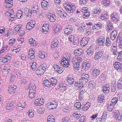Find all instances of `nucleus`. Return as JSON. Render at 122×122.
Returning a JSON list of instances; mask_svg holds the SVG:
<instances>
[{
  "label": "nucleus",
  "instance_id": "obj_1",
  "mask_svg": "<svg viewBox=\"0 0 122 122\" xmlns=\"http://www.w3.org/2000/svg\"><path fill=\"white\" fill-rule=\"evenodd\" d=\"M67 12L70 13L73 12L76 8V6L73 4L71 3H69L66 2L63 4Z\"/></svg>",
  "mask_w": 122,
  "mask_h": 122
},
{
  "label": "nucleus",
  "instance_id": "obj_2",
  "mask_svg": "<svg viewBox=\"0 0 122 122\" xmlns=\"http://www.w3.org/2000/svg\"><path fill=\"white\" fill-rule=\"evenodd\" d=\"M47 68L46 64L44 63L41 65L36 70V73L38 76L43 75L46 70Z\"/></svg>",
  "mask_w": 122,
  "mask_h": 122
},
{
  "label": "nucleus",
  "instance_id": "obj_3",
  "mask_svg": "<svg viewBox=\"0 0 122 122\" xmlns=\"http://www.w3.org/2000/svg\"><path fill=\"white\" fill-rule=\"evenodd\" d=\"M16 104L15 101L7 102L6 104L5 108L7 110H11L15 107Z\"/></svg>",
  "mask_w": 122,
  "mask_h": 122
},
{
  "label": "nucleus",
  "instance_id": "obj_4",
  "mask_svg": "<svg viewBox=\"0 0 122 122\" xmlns=\"http://www.w3.org/2000/svg\"><path fill=\"white\" fill-rule=\"evenodd\" d=\"M89 78V75L87 74L83 73L79 81L83 84H85L88 82Z\"/></svg>",
  "mask_w": 122,
  "mask_h": 122
},
{
  "label": "nucleus",
  "instance_id": "obj_5",
  "mask_svg": "<svg viewBox=\"0 0 122 122\" xmlns=\"http://www.w3.org/2000/svg\"><path fill=\"white\" fill-rule=\"evenodd\" d=\"M57 104L55 101L49 102L47 104V108L49 109H55L57 107Z\"/></svg>",
  "mask_w": 122,
  "mask_h": 122
},
{
  "label": "nucleus",
  "instance_id": "obj_6",
  "mask_svg": "<svg viewBox=\"0 0 122 122\" xmlns=\"http://www.w3.org/2000/svg\"><path fill=\"white\" fill-rule=\"evenodd\" d=\"M114 118L117 121L121 122L122 121V114L120 113L118 111H116L114 112Z\"/></svg>",
  "mask_w": 122,
  "mask_h": 122
},
{
  "label": "nucleus",
  "instance_id": "obj_7",
  "mask_svg": "<svg viewBox=\"0 0 122 122\" xmlns=\"http://www.w3.org/2000/svg\"><path fill=\"white\" fill-rule=\"evenodd\" d=\"M35 21L33 20H30L28 22L26 25V29L28 30H30L34 28L35 25Z\"/></svg>",
  "mask_w": 122,
  "mask_h": 122
},
{
  "label": "nucleus",
  "instance_id": "obj_8",
  "mask_svg": "<svg viewBox=\"0 0 122 122\" xmlns=\"http://www.w3.org/2000/svg\"><path fill=\"white\" fill-rule=\"evenodd\" d=\"M60 63L62 65L66 68L68 67L70 65L69 61L65 58H63Z\"/></svg>",
  "mask_w": 122,
  "mask_h": 122
},
{
  "label": "nucleus",
  "instance_id": "obj_9",
  "mask_svg": "<svg viewBox=\"0 0 122 122\" xmlns=\"http://www.w3.org/2000/svg\"><path fill=\"white\" fill-rule=\"evenodd\" d=\"M44 101L43 98H38L35 100L34 104L36 106H40L43 105L44 103Z\"/></svg>",
  "mask_w": 122,
  "mask_h": 122
},
{
  "label": "nucleus",
  "instance_id": "obj_10",
  "mask_svg": "<svg viewBox=\"0 0 122 122\" xmlns=\"http://www.w3.org/2000/svg\"><path fill=\"white\" fill-rule=\"evenodd\" d=\"M105 39L104 37H99L97 40V43L99 46H102L105 44Z\"/></svg>",
  "mask_w": 122,
  "mask_h": 122
},
{
  "label": "nucleus",
  "instance_id": "obj_11",
  "mask_svg": "<svg viewBox=\"0 0 122 122\" xmlns=\"http://www.w3.org/2000/svg\"><path fill=\"white\" fill-rule=\"evenodd\" d=\"M53 67L55 70L59 73H62L63 71V69L62 68L56 64L54 65Z\"/></svg>",
  "mask_w": 122,
  "mask_h": 122
},
{
  "label": "nucleus",
  "instance_id": "obj_12",
  "mask_svg": "<svg viewBox=\"0 0 122 122\" xmlns=\"http://www.w3.org/2000/svg\"><path fill=\"white\" fill-rule=\"evenodd\" d=\"M114 68L118 71H122V64L118 62H116L113 64Z\"/></svg>",
  "mask_w": 122,
  "mask_h": 122
},
{
  "label": "nucleus",
  "instance_id": "obj_13",
  "mask_svg": "<svg viewBox=\"0 0 122 122\" xmlns=\"http://www.w3.org/2000/svg\"><path fill=\"white\" fill-rule=\"evenodd\" d=\"M82 61V58L79 57H74L72 59V62L73 64L79 63Z\"/></svg>",
  "mask_w": 122,
  "mask_h": 122
},
{
  "label": "nucleus",
  "instance_id": "obj_14",
  "mask_svg": "<svg viewBox=\"0 0 122 122\" xmlns=\"http://www.w3.org/2000/svg\"><path fill=\"white\" fill-rule=\"evenodd\" d=\"M49 24L47 23H45L43 24L42 27V32L44 34L47 33L49 30Z\"/></svg>",
  "mask_w": 122,
  "mask_h": 122
},
{
  "label": "nucleus",
  "instance_id": "obj_15",
  "mask_svg": "<svg viewBox=\"0 0 122 122\" xmlns=\"http://www.w3.org/2000/svg\"><path fill=\"white\" fill-rule=\"evenodd\" d=\"M72 27L69 25L66 26L64 30L65 34L66 35L70 34L72 32Z\"/></svg>",
  "mask_w": 122,
  "mask_h": 122
},
{
  "label": "nucleus",
  "instance_id": "obj_16",
  "mask_svg": "<svg viewBox=\"0 0 122 122\" xmlns=\"http://www.w3.org/2000/svg\"><path fill=\"white\" fill-rule=\"evenodd\" d=\"M5 4L6 8H11L13 6V1L12 0H5Z\"/></svg>",
  "mask_w": 122,
  "mask_h": 122
},
{
  "label": "nucleus",
  "instance_id": "obj_17",
  "mask_svg": "<svg viewBox=\"0 0 122 122\" xmlns=\"http://www.w3.org/2000/svg\"><path fill=\"white\" fill-rule=\"evenodd\" d=\"M34 54V51L32 49H30L28 55V58L31 60H32L34 59L35 58Z\"/></svg>",
  "mask_w": 122,
  "mask_h": 122
},
{
  "label": "nucleus",
  "instance_id": "obj_18",
  "mask_svg": "<svg viewBox=\"0 0 122 122\" xmlns=\"http://www.w3.org/2000/svg\"><path fill=\"white\" fill-rule=\"evenodd\" d=\"M109 15L108 12L106 11H104L102 12V14L100 16V19L103 20H105L108 18Z\"/></svg>",
  "mask_w": 122,
  "mask_h": 122
},
{
  "label": "nucleus",
  "instance_id": "obj_19",
  "mask_svg": "<svg viewBox=\"0 0 122 122\" xmlns=\"http://www.w3.org/2000/svg\"><path fill=\"white\" fill-rule=\"evenodd\" d=\"M90 64L89 61H84L82 64V68L84 70H86L90 67Z\"/></svg>",
  "mask_w": 122,
  "mask_h": 122
},
{
  "label": "nucleus",
  "instance_id": "obj_20",
  "mask_svg": "<svg viewBox=\"0 0 122 122\" xmlns=\"http://www.w3.org/2000/svg\"><path fill=\"white\" fill-rule=\"evenodd\" d=\"M102 52L101 51H99L96 53L94 57L95 60H97L99 59L102 55Z\"/></svg>",
  "mask_w": 122,
  "mask_h": 122
},
{
  "label": "nucleus",
  "instance_id": "obj_21",
  "mask_svg": "<svg viewBox=\"0 0 122 122\" xmlns=\"http://www.w3.org/2000/svg\"><path fill=\"white\" fill-rule=\"evenodd\" d=\"M16 86H14L13 87L9 86L8 88V91L10 94H14L15 93L16 91Z\"/></svg>",
  "mask_w": 122,
  "mask_h": 122
},
{
  "label": "nucleus",
  "instance_id": "obj_22",
  "mask_svg": "<svg viewBox=\"0 0 122 122\" xmlns=\"http://www.w3.org/2000/svg\"><path fill=\"white\" fill-rule=\"evenodd\" d=\"M66 86V85L64 83H60L59 84V89L61 91H64L65 90Z\"/></svg>",
  "mask_w": 122,
  "mask_h": 122
},
{
  "label": "nucleus",
  "instance_id": "obj_23",
  "mask_svg": "<svg viewBox=\"0 0 122 122\" xmlns=\"http://www.w3.org/2000/svg\"><path fill=\"white\" fill-rule=\"evenodd\" d=\"M36 86L34 83L31 82L29 85L28 89L29 91L36 92Z\"/></svg>",
  "mask_w": 122,
  "mask_h": 122
},
{
  "label": "nucleus",
  "instance_id": "obj_24",
  "mask_svg": "<svg viewBox=\"0 0 122 122\" xmlns=\"http://www.w3.org/2000/svg\"><path fill=\"white\" fill-rule=\"evenodd\" d=\"M88 41L86 38H83L81 40V45L82 47L85 46L86 48L88 47L87 46Z\"/></svg>",
  "mask_w": 122,
  "mask_h": 122
},
{
  "label": "nucleus",
  "instance_id": "obj_25",
  "mask_svg": "<svg viewBox=\"0 0 122 122\" xmlns=\"http://www.w3.org/2000/svg\"><path fill=\"white\" fill-rule=\"evenodd\" d=\"M59 43V41L57 39H54L51 42V48H54L57 47Z\"/></svg>",
  "mask_w": 122,
  "mask_h": 122
},
{
  "label": "nucleus",
  "instance_id": "obj_26",
  "mask_svg": "<svg viewBox=\"0 0 122 122\" xmlns=\"http://www.w3.org/2000/svg\"><path fill=\"white\" fill-rule=\"evenodd\" d=\"M117 32L115 30H114L111 33L110 38L111 40H114L115 39L117 36Z\"/></svg>",
  "mask_w": 122,
  "mask_h": 122
},
{
  "label": "nucleus",
  "instance_id": "obj_27",
  "mask_svg": "<svg viewBox=\"0 0 122 122\" xmlns=\"http://www.w3.org/2000/svg\"><path fill=\"white\" fill-rule=\"evenodd\" d=\"M109 86L108 85L106 84L103 86V91L104 93H108L109 92Z\"/></svg>",
  "mask_w": 122,
  "mask_h": 122
},
{
  "label": "nucleus",
  "instance_id": "obj_28",
  "mask_svg": "<svg viewBox=\"0 0 122 122\" xmlns=\"http://www.w3.org/2000/svg\"><path fill=\"white\" fill-rule=\"evenodd\" d=\"M48 17L51 21L54 22L56 20V16L54 14H51L48 15Z\"/></svg>",
  "mask_w": 122,
  "mask_h": 122
},
{
  "label": "nucleus",
  "instance_id": "obj_29",
  "mask_svg": "<svg viewBox=\"0 0 122 122\" xmlns=\"http://www.w3.org/2000/svg\"><path fill=\"white\" fill-rule=\"evenodd\" d=\"M111 50L112 52V54L113 55H116L117 54L118 52L117 51V48L116 46H115L113 45L111 47Z\"/></svg>",
  "mask_w": 122,
  "mask_h": 122
},
{
  "label": "nucleus",
  "instance_id": "obj_30",
  "mask_svg": "<svg viewBox=\"0 0 122 122\" xmlns=\"http://www.w3.org/2000/svg\"><path fill=\"white\" fill-rule=\"evenodd\" d=\"M29 42L32 46H36L37 44L36 41L32 38H30L29 40Z\"/></svg>",
  "mask_w": 122,
  "mask_h": 122
},
{
  "label": "nucleus",
  "instance_id": "obj_31",
  "mask_svg": "<svg viewBox=\"0 0 122 122\" xmlns=\"http://www.w3.org/2000/svg\"><path fill=\"white\" fill-rule=\"evenodd\" d=\"M67 82L70 85L73 84L74 82V80L73 77L71 76H68L66 79Z\"/></svg>",
  "mask_w": 122,
  "mask_h": 122
},
{
  "label": "nucleus",
  "instance_id": "obj_32",
  "mask_svg": "<svg viewBox=\"0 0 122 122\" xmlns=\"http://www.w3.org/2000/svg\"><path fill=\"white\" fill-rule=\"evenodd\" d=\"M104 97L103 95L101 94L99 96L97 99V101L98 102L102 103L104 100Z\"/></svg>",
  "mask_w": 122,
  "mask_h": 122
},
{
  "label": "nucleus",
  "instance_id": "obj_33",
  "mask_svg": "<svg viewBox=\"0 0 122 122\" xmlns=\"http://www.w3.org/2000/svg\"><path fill=\"white\" fill-rule=\"evenodd\" d=\"M91 104L89 102H86V104L83 106L82 108V109L84 111H86L90 106Z\"/></svg>",
  "mask_w": 122,
  "mask_h": 122
},
{
  "label": "nucleus",
  "instance_id": "obj_34",
  "mask_svg": "<svg viewBox=\"0 0 122 122\" xmlns=\"http://www.w3.org/2000/svg\"><path fill=\"white\" fill-rule=\"evenodd\" d=\"M46 53L44 51H40L39 52L38 56L41 58H44L47 56Z\"/></svg>",
  "mask_w": 122,
  "mask_h": 122
},
{
  "label": "nucleus",
  "instance_id": "obj_35",
  "mask_svg": "<svg viewBox=\"0 0 122 122\" xmlns=\"http://www.w3.org/2000/svg\"><path fill=\"white\" fill-rule=\"evenodd\" d=\"M82 50L81 49L76 50L74 51V54L76 56H79L82 53Z\"/></svg>",
  "mask_w": 122,
  "mask_h": 122
},
{
  "label": "nucleus",
  "instance_id": "obj_36",
  "mask_svg": "<svg viewBox=\"0 0 122 122\" xmlns=\"http://www.w3.org/2000/svg\"><path fill=\"white\" fill-rule=\"evenodd\" d=\"M41 5L42 7L43 8L46 9V8H48L49 6V5L48 2L45 0L42 1Z\"/></svg>",
  "mask_w": 122,
  "mask_h": 122
},
{
  "label": "nucleus",
  "instance_id": "obj_37",
  "mask_svg": "<svg viewBox=\"0 0 122 122\" xmlns=\"http://www.w3.org/2000/svg\"><path fill=\"white\" fill-rule=\"evenodd\" d=\"M58 13L59 15L61 18L66 17L67 15V13L63 10H62V11L61 12H58Z\"/></svg>",
  "mask_w": 122,
  "mask_h": 122
},
{
  "label": "nucleus",
  "instance_id": "obj_38",
  "mask_svg": "<svg viewBox=\"0 0 122 122\" xmlns=\"http://www.w3.org/2000/svg\"><path fill=\"white\" fill-rule=\"evenodd\" d=\"M47 122H55V117L52 115H50L47 118Z\"/></svg>",
  "mask_w": 122,
  "mask_h": 122
},
{
  "label": "nucleus",
  "instance_id": "obj_39",
  "mask_svg": "<svg viewBox=\"0 0 122 122\" xmlns=\"http://www.w3.org/2000/svg\"><path fill=\"white\" fill-rule=\"evenodd\" d=\"M99 69L94 68L92 72V74L93 76H97L99 75Z\"/></svg>",
  "mask_w": 122,
  "mask_h": 122
},
{
  "label": "nucleus",
  "instance_id": "obj_40",
  "mask_svg": "<svg viewBox=\"0 0 122 122\" xmlns=\"http://www.w3.org/2000/svg\"><path fill=\"white\" fill-rule=\"evenodd\" d=\"M96 86L95 83L92 81L89 82L88 87L91 89H93L95 88Z\"/></svg>",
  "mask_w": 122,
  "mask_h": 122
},
{
  "label": "nucleus",
  "instance_id": "obj_41",
  "mask_svg": "<svg viewBox=\"0 0 122 122\" xmlns=\"http://www.w3.org/2000/svg\"><path fill=\"white\" fill-rule=\"evenodd\" d=\"M36 92L32 91H29V93L28 95L29 97L31 99L34 98L36 96Z\"/></svg>",
  "mask_w": 122,
  "mask_h": 122
},
{
  "label": "nucleus",
  "instance_id": "obj_42",
  "mask_svg": "<svg viewBox=\"0 0 122 122\" xmlns=\"http://www.w3.org/2000/svg\"><path fill=\"white\" fill-rule=\"evenodd\" d=\"M91 48H92V47L90 46L89 48L88 47L86 48L87 49H88L87 52V54L89 56H91L92 55L93 53V49H91Z\"/></svg>",
  "mask_w": 122,
  "mask_h": 122
},
{
  "label": "nucleus",
  "instance_id": "obj_43",
  "mask_svg": "<svg viewBox=\"0 0 122 122\" xmlns=\"http://www.w3.org/2000/svg\"><path fill=\"white\" fill-rule=\"evenodd\" d=\"M17 106L25 107L26 106L25 102L24 101H20V102L17 104Z\"/></svg>",
  "mask_w": 122,
  "mask_h": 122
},
{
  "label": "nucleus",
  "instance_id": "obj_44",
  "mask_svg": "<svg viewBox=\"0 0 122 122\" xmlns=\"http://www.w3.org/2000/svg\"><path fill=\"white\" fill-rule=\"evenodd\" d=\"M43 85L49 87L51 85V83L48 80H45L43 81Z\"/></svg>",
  "mask_w": 122,
  "mask_h": 122
},
{
  "label": "nucleus",
  "instance_id": "obj_45",
  "mask_svg": "<svg viewBox=\"0 0 122 122\" xmlns=\"http://www.w3.org/2000/svg\"><path fill=\"white\" fill-rule=\"evenodd\" d=\"M81 114L77 112H74L72 114V116L75 118L77 119L80 117Z\"/></svg>",
  "mask_w": 122,
  "mask_h": 122
},
{
  "label": "nucleus",
  "instance_id": "obj_46",
  "mask_svg": "<svg viewBox=\"0 0 122 122\" xmlns=\"http://www.w3.org/2000/svg\"><path fill=\"white\" fill-rule=\"evenodd\" d=\"M102 25L101 24H98L95 25L92 28L93 30H97L100 29Z\"/></svg>",
  "mask_w": 122,
  "mask_h": 122
},
{
  "label": "nucleus",
  "instance_id": "obj_47",
  "mask_svg": "<svg viewBox=\"0 0 122 122\" xmlns=\"http://www.w3.org/2000/svg\"><path fill=\"white\" fill-rule=\"evenodd\" d=\"M61 28L60 27L57 26L54 30L53 32L55 34H57L61 32Z\"/></svg>",
  "mask_w": 122,
  "mask_h": 122
},
{
  "label": "nucleus",
  "instance_id": "obj_48",
  "mask_svg": "<svg viewBox=\"0 0 122 122\" xmlns=\"http://www.w3.org/2000/svg\"><path fill=\"white\" fill-rule=\"evenodd\" d=\"M30 66L33 70H35L36 68V62H31L30 63Z\"/></svg>",
  "mask_w": 122,
  "mask_h": 122
},
{
  "label": "nucleus",
  "instance_id": "obj_49",
  "mask_svg": "<svg viewBox=\"0 0 122 122\" xmlns=\"http://www.w3.org/2000/svg\"><path fill=\"white\" fill-rule=\"evenodd\" d=\"M113 28V27L111 23H109L108 25L106 27L107 30L109 31H110L112 30Z\"/></svg>",
  "mask_w": 122,
  "mask_h": 122
},
{
  "label": "nucleus",
  "instance_id": "obj_50",
  "mask_svg": "<svg viewBox=\"0 0 122 122\" xmlns=\"http://www.w3.org/2000/svg\"><path fill=\"white\" fill-rule=\"evenodd\" d=\"M50 79L51 81V84L52 85L54 86L57 83V81L56 79L53 78H50Z\"/></svg>",
  "mask_w": 122,
  "mask_h": 122
},
{
  "label": "nucleus",
  "instance_id": "obj_51",
  "mask_svg": "<svg viewBox=\"0 0 122 122\" xmlns=\"http://www.w3.org/2000/svg\"><path fill=\"white\" fill-rule=\"evenodd\" d=\"M75 84L76 86L77 87V88H79V89L81 88L83 86L82 84L77 81H75Z\"/></svg>",
  "mask_w": 122,
  "mask_h": 122
},
{
  "label": "nucleus",
  "instance_id": "obj_52",
  "mask_svg": "<svg viewBox=\"0 0 122 122\" xmlns=\"http://www.w3.org/2000/svg\"><path fill=\"white\" fill-rule=\"evenodd\" d=\"M102 3L104 6H108L109 5L110 2L109 0H103Z\"/></svg>",
  "mask_w": 122,
  "mask_h": 122
},
{
  "label": "nucleus",
  "instance_id": "obj_53",
  "mask_svg": "<svg viewBox=\"0 0 122 122\" xmlns=\"http://www.w3.org/2000/svg\"><path fill=\"white\" fill-rule=\"evenodd\" d=\"M10 67L8 65H5V66L4 68V71L3 72L4 73H8L9 72V70Z\"/></svg>",
  "mask_w": 122,
  "mask_h": 122
},
{
  "label": "nucleus",
  "instance_id": "obj_54",
  "mask_svg": "<svg viewBox=\"0 0 122 122\" xmlns=\"http://www.w3.org/2000/svg\"><path fill=\"white\" fill-rule=\"evenodd\" d=\"M23 12L20 10H18L16 16L17 18L18 19H20L21 18V16H22Z\"/></svg>",
  "mask_w": 122,
  "mask_h": 122
},
{
  "label": "nucleus",
  "instance_id": "obj_55",
  "mask_svg": "<svg viewBox=\"0 0 122 122\" xmlns=\"http://www.w3.org/2000/svg\"><path fill=\"white\" fill-rule=\"evenodd\" d=\"M81 106V103L79 102H76L74 104V107L77 109H80Z\"/></svg>",
  "mask_w": 122,
  "mask_h": 122
},
{
  "label": "nucleus",
  "instance_id": "obj_56",
  "mask_svg": "<svg viewBox=\"0 0 122 122\" xmlns=\"http://www.w3.org/2000/svg\"><path fill=\"white\" fill-rule=\"evenodd\" d=\"M114 108V106L112 104H108V105L107 109L110 111H111Z\"/></svg>",
  "mask_w": 122,
  "mask_h": 122
},
{
  "label": "nucleus",
  "instance_id": "obj_57",
  "mask_svg": "<svg viewBox=\"0 0 122 122\" xmlns=\"http://www.w3.org/2000/svg\"><path fill=\"white\" fill-rule=\"evenodd\" d=\"M75 37L74 36H70V37L68 38V39L71 42H72L73 41L74 42V45L77 44L78 42L77 43H74V39Z\"/></svg>",
  "mask_w": 122,
  "mask_h": 122
},
{
  "label": "nucleus",
  "instance_id": "obj_58",
  "mask_svg": "<svg viewBox=\"0 0 122 122\" xmlns=\"http://www.w3.org/2000/svg\"><path fill=\"white\" fill-rule=\"evenodd\" d=\"M16 39L14 38H12L10 39L9 41V44L11 46H13L15 42Z\"/></svg>",
  "mask_w": 122,
  "mask_h": 122
},
{
  "label": "nucleus",
  "instance_id": "obj_59",
  "mask_svg": "<svg viewBox=\"0 0 122 122\" xmlns=\"http://www.w3.org/2000/svg\"><path fill=\"white\" fill-rule=\"evenodd\" d=\"M85 92L83 91H81L80 92L79 94V98L80 99H82L85 96Z\"/></svg>",
  "mask_w": 122,
  "mask_h": 122
},
{
  "label": "nucleus",
  "instance_id": "obj_60",
  "mask_svg": "<svg viewBox=\"0 0 122 122\" xmlns=\"http://www.w3.org/2000/svg\"><path fill=\"white\" fill-rule=\"evenodd\" d=\"M90 15V13L89 11H88L83 14V17L84 18L87 19L89 17Z\"/></svg>",
  "mask_w": 122,
  "mask_h": 122
},
{
  "label": "nucleus",
  "instance_id": "obj_61",
  "mask_svg": "<svg viewBox=\"0 0 122 122\" xmlns=\"http://www.w3.org/2000/svg\"><path fill=\"white\" fill-rule=\"evenodd\" d=\"M118 53L119 54L117 57V60L118 61H122V51Z\"/></svg>",
  "mask_w": 122,
  "mask_h": 122
},
{
  "label": "nucleus",
  "instance_id": "obj_62",
  "mask_svg": "<svg viewBox=\"0 0 122 122\" xmlns=\"http://www.w3.org/2000/svg\"><path fill=\"white\" fill-rule=\"evenodd\" d=\"M118 101V99L117 98L114 97L111 100V102L112 104L115 105L116 104Z\"/></svg>",
  "mask_w": 122,
  "mask_h": 122
},
{
  "label": "nucleus",
  "instance_id": "obj_63",
  "mask_svg": "<svg viewBox=\"0 0 122 122\" xmlns=\"http://www.w3.org/2000/svg\"><path fill=\"white\" fill-rule=\"evenodd\" d=\"M28 114L29 117H33L34 116V112L31 110H29Z\"/></svg>",
  "mask_w": 122,
  "mask_h": 122
},
{
  "label": "nucleus",
  "instance_id": "obj_64",
  "mask_svg": "<svg viewBox=\"0 0 122 122\" xmlns=\"http://www.w3.org/2000/svg\"><path fill=\"white\" fill-rule=\"evenodd\" d=\"M118 87L119 89H121L122 88V81L119 80L117 82Z\"/></svg>",
  "mask_w": 122,
  "mask_h": 122
}]
</instances>
